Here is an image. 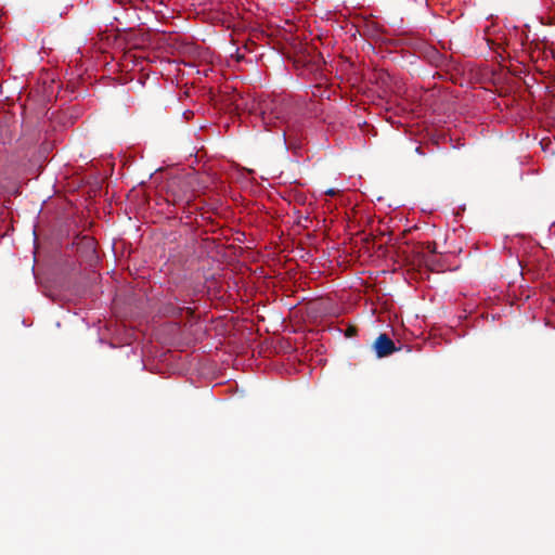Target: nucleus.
Returning a JSON list of instances; mask_svg holds the SVG:
<instances>
[{"mask_svg": "<svg viewBox=\"0 0 555 555\" xmlns=\"http://www.w3.org/2000/svg\"><path fill=\"white\" fill-rule=\"evenodd\" d=\"M261 119L267 130L276 127L278 124H284L291 113V105L283 98L266 100L260 105Z\"/></svg>", "mask_w": 555, "mask_h": 555, "instance_id": "f257e3e1", "label": "nucleus"}, {"mask_svg": "<svg viewBox=\"0 0 555 555\" xmlns=\"http://www.w3.org/2000/svg\"><path fill=\"white\" fill-rule=\"evenodd\" d=\"M374 350L378 358H384L395 352L396 346L387 334H380L374 341Z\"/></svg>", "mask_w": 555, "mask_h": 555, "instance_id": "f03ea898", "label": "nucleus"}, {"mask_svg": "<svg viewBox=\"0 0 555 555\" xmlns=\"http://www.w3.org/2000/svg\"><path fill=\"white\" fill-rule=\"evenodd\" d=\"M190 201V196H182V195H175L173 197V202L175 203H179V202H189Z\"/></svg>", "mask_w": 555, "mask_h": 555, "instance_id": "7ed1b4c3", "label": "nucleus"}, {"mask_svg": "<svg viewBox=\"0 0 555 555\" xmlns=\"http://www.w3.org/2000/svg\"><path fill=\"white\" fill-rule=\"evenodd\" d=\"M356 333H357V328L356 327H349L346 331V336L351 337V336L356 335Z\"/></svg>", "mask_w": 555, "mask_h": 555, "instance_id": "20e7f679", "label": "nucleus"}, {"mask_svg": "<svg viewBox=\"0 0 555 555\" xmlns=\"http://www.w3.org/2000/svg\"><path fill=\"white\" fill-rule=\"evenodd\" d=\"M427 249H428L430 253H436V244H435V243H428V245H427Z\"/></svg>", "mask_w": 555, "mask_h": 555, "instance_id": "39448f33", "label": "nucleus"}, {"mask_svg": "<svg viewBox=\"0 0 555 555\" xmlns=\"http://www.w3.org/2000/svg\"><path fill=\"white\" fill-rule=\"evenodd\" d=\"M325 194L330 196H335L337 194V191L334 189H328L325 191Z\"/></svg>", "mask_w": 555, "mask_h": 555, "instance_id": "423d86ee", "label": "nucleus"}, {"mask_svg": "<svg viewBox=\"0 0 555 555\" xmlns=\"http://www.w3.org/2000/svg\"><path fill=\"white\" fill-rule=\"evenodd\" d=\"M86 242H87V245L94 250V242H93V240L88 237L86 240Z\"/></svg>", "mask_w": 555, "mask_h": 555, "instance_id": "0eeeda50", "label": "nucleus"}, {"mask_svg": "<svg viewBox=\"0 0 555 555\" xmlns=\"http://www.w3.org/2000/svg\"><path fill=\"white\" fill-rule=\"evenodd\" d=\"M243 55H241L238 52H236V60L240 62L241 60H243Z\"/></svg>", "mask_w": 555, "mask_h": 555, "instance_id": "6e6552de", "label": "nucleus"}, {"mask_svg": "<svg viewBox=\"0 0 555 555\" xmlns=\"http://www.w3.org/2000/svg\"><path fill=\"white\" fill-rule=\"evenodd\" d=\"M415 151H416V153H418V154H423V153H422V150H421V146H417V147L415 149Z\"/></svg>", "mask_w": 555, "mask_h": 555, "instance_id": "1a4fd4ad", "label": "nucleus"}]
</instances>
